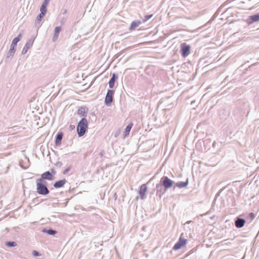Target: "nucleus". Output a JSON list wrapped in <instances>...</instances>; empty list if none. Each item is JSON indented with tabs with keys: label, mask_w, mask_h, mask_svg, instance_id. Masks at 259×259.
<instances>
[{
	"label": "nucleus",
	"mask_w": 259,
	"mask_h": 259,
	"mask_svg": "<svg viewBox=\"0 0 259 259\" xmlns=\"http://www.w3.org/2000/svg\"><path fill=\"white\" fill-rule=\"evenodd\" d=\"M147 190V187L146 184H143L140 187L139 191V194L142 199H144L145 198V193Z\"/></svg>",
	"instance_id": "nucleus-15"
},
{
	"label": "nucleus",
	"mask_w": 259,
	"mask_h": 259,
	"mask_svg": "<svg viewBox=\"0 0 259 259\" xmlns=\"http://www.w3.org/2000/svg\"><path fill=\"white\" fill-rule=\"evenodd\" d=\"M186 67V64L185 63H183L179 68V72H181V75L179 74V77H181V78H179V80L186 81L189 80V78L188 77L189 69L187 68L186 69H185Z\"/></svg>",
	"instance_id": "nucleus-4"
},
{
	"label": "nucleus",
	"mask_w": 259,
	"mask_h": 259,
	"mask_svg": "<svg viewBox=\"0 0 259 259\" xmlns=\"http://www.w3.org/2000/svg\"><path fill=\"white\" fill-rule=\"evenodd\" d=\"M61 30V26H57L55 28L54 35L53 36V41H55L58 39L60 32Z\"/></svg>",
	"instance_id": "nucleus-18"
},
{
	"label": "nucleus",
	"mask_w": 259,
	"mask_h": 259,
	"mask_svg": "<svg viewBox=\"0 0 259 259\" xmlns=\"http://www.w3.org/2000/svg\"><path fill=\"white\" fill-rule=\"evenodd\" d=\"M187 239L185 238L184 233H182L179 237V249L184 247L187 245Z\"/></svg>",
	"instance_id": "nucleus-13"
},
{
	"label": "nucleus",
	"mask_w": 259,
	"mask_h": 259,
	"mask_svg": "<svg viewBox=\"0 0 259 259\" xmlns=\"http://www.w3.org/2000/svg\"><path fill=\"white\" fill-rule=\"evenodd\" d=\"M231 8H228V9H226V10L222 14H223L224 13H225V12H226L227 11H228L229 10V9H230Z\"/></svg>",
	"instance_id": "nucleus-38"
},
{
	"label": "nucleus",
	"mask_w": 259,
	"mask_h": 259,
	"mask_svg": "<svg viewBox=\"0 0 259 259\" xmlns=\"http://www.w3.org/2000/svg\"><path fill=\"white\" fill-rule=\"evenodd\" d=\"M189 99H190V98H189V97H188V98H187V100H188Z\"/></svg>",
	"instance_id": "nucleus-43"
},
{
	"label": "nucleus",
	"mask_w": 259,
	"mask_h": 259,
	"mask_svg": "<svg viewBox=\"0 0 259 259\" xmlns=\"http://www.w3.org/2000/svg\"><path fill=\"white\" fill-rule=\"evenodd\" d=\"M156 195H158L159 197H161L162 195H163L166 189L163 188V186L160 184H157L156 186Z\"/></svg>",
	"instance_id": "nucleus-14"
},
{
	"label": "nucleus",
	"mask_w": 259,
	"mask_h": 259,
	"mask_svg": "<svg viewBox=\"0 0 259 259\" xmlns=\"http://www.w3.org/2000/svg\"><path fill=\"white\" fill-rule=\"evenodd\" d=\"M88 111V108L86 107L82 106L78 109L77 113L81 116L86 117Z\"/></svg>",
	"instance_id": "nucleus-16"
},
{
	"label": "nucleus",
	"mask_w": 259,
	"mask_h": 259,
	"mask_svg": "<svg viewBox=\"0 0 259 259\" xmlns=\"http://www.w3.org/2000/svg\"><path fill=\"white\" fill-rule=\"evenodd\" d=\"M173 249H174V250H178V242H177L175 244L174 246L173 247Z\"/></svg>",
	"instance_id": "nucleus-33"
},
{
	"label": "nucleus",
	"mask_w": 259,
	"mask_h": 259,
	"mask_svg": "<svg viewBox=\"0 0 259 259\" xmlns=\"http://www.w3.org/2000/svg\"><path fill=\"white\" fill-rule=\"evenodd\" d=\"M193 101H191V104H193Z\"/></svg>",
	"instance_id": "nucleus-44"
},
{
	"label": "nucleus",
	"mask_w": 259,
	"mask_h": 259,
	"mask_svg": "<svg viewBox=\"0 0 259 259\" xmlns=\"http://www.w3.org/2000/svg\"><path fill=\"white\" fill-rule=\"evenodd\" d=\"M49 1L50 0H45L40 7V10L45 11V12H47V6L49 4Z\"/></svg>",
	"instance_id": "nucleus-25"
},
{
	"label": "nucleus",
	"mask_w": 259,
	"mask_h": 259,
	"mask_svg": "<svg viewBox=\"0 0 259 259\" xmlns=\"http://www.w3.org/2000/svg\"><path fill=\"white\" fill-rule=\"evenodd\" d=\"M214 218H215V215H213V216L211 217L210 218V219L211 220H213Z\"/></svg>",
	"instance_id": "nucleus-39"
},
{
	"label": "nucleus",
	"mask_w": 259,
	"mask_h": 259,
	"mask_svg": "<svg viewBox=\"0 0 259 259\" xmlns=\"http://www.w3.org/2000/svg\"><path fill=\"white\" fill-rule=\"evenodd\" d=\"M52 174L53 175V176L56 174V171L54 169H51Z\"/></svg>",
	"instance_id": "nucleus-35"
},
{
	"label": "nucleus",
	"mask_w": 259,
	"mask_h": 259,
	"mask_svg": "<svg viewBox=\"0 0 259 259\" xmlns=\"http://www.w3.org/2000/svg\"><path fill=\"white\" fill-rule=\"evenodd\" d=\"M159 184L162 185L165 189H167L172 186L173 181L168 177L164 176L161 178Z\"/></svg>",
	"instance_id": "nucleus-7"
},
{
	"label": "nucleus",
	"mask_w": 259,
	"mask_h": 259,
	"mask_svg": "<svg viewBox=\"0 0 259 259\" xmlns=\"http://www.w3.org/2000/svg\"><path fill=\"white\" fill-rule=\"evenodd\" d=\"M38 179H41V181H45V180L51 181L54 179V176L49 171H47L43 173L41 175V178H39Z\"/></svg>",
	"instance_id": "nucleus-11"
},
{
	"label": "nucleus",
	"mask_w": 259,
	"mask_h": 259,
	"mask_svg": "<svg viewBox=\"0 0 259 259\" xmlns=\"http://www.w3.org/2000/svg\"><path fill=\"white\" fill-rule=\"evenodd\" d=\"M182 11V10H181V9L179 8V14H180V11Z\"/></svg>",
	"instance_id": "nucleus-41"
},
{
	"label": "nucleus",
	"mask_w": 259,
	"mask_h": 259,
	"mask_svg": "<svg viewBox=\"0 0 259 259\" xmlns=\"http://www.w3.org/2000/svg\"><path fill=\"white\" fill-rule=\"evenodd\" d=\"M219 195H220V193H217V194L215 195V198H214V200H213V201L212 202V204H214V203H215V201H216V200L217 199V197L219 196Z\"/></svg>",
	"instance_id": "nucleus-34"
},
{
	"label": "nucleus",
	"mask_w": 259,
	"mask_h": 259,
	"mask_svg": "<svg viewBox=\"0 0 259 259\" xmlns=\"http://www.w3.org/2000/svg\"><path fill=\"white\" fill-rule=\"evenodd\" d=\"M141 24V22L140 21H134L132 22L130 26V30L135 29L136 28L138 27Z\"/></svg>",
	"instance_id": "nucleus-24"
},
{
	"label": "nucleus",
	"mask_w": 259,
	"mask_h": 259,
	"mask_svg": "<svg viewBox=\"0 0 259 259\" xmlns=\"http://www.w3.org/2000/svg\"><path fill=\"white\" fill-rule=\"evenodd\" d=\"M191 223L190 221H187L186 223H185V224H183L184 226H186V225L187 224H189L190 223Z\"/></svg>",
	"instance_id": "nucleus-36"
},
{
	"label": "nucleus",
	"mask_w": 259,
	"mask_h": 259,
	"mask_svg": "<svg viewBox=\"0 0 259 259\" xmlns=\"http://www.w3.org/2000/svg\"><path fill=\"white\" fill-rule=\"evenodd\" d=\"M180 47V50L179 53H180L183 58H186L190 54L191 47L190 45L186 42H182L181 44Z\"/></svg>",
	"instance_id": "nucleus-5"
},
{
	"label": "nucleus",
	"mask_w": 259,
	"mask_h": 259,
	"mask_svg": "<svg viewBox=\"0 0 259 259\" xmlns=\"http://www.w3.org/2000/svg\"><path fill=\"white\" fill-rule=\"evenodd\" d=\"M118 78L117 75H116L115 74L113 73L112 74V77L110 79L109 81V86L110 88H113L114 86L115 81Z\"/></svg>",
	"instance_id": "nucleus-20"
},
{
	"label": "nucleus",
	"mask_w": 259,
	"mask_h": 259,
	"mask_svg": "<svg viewBox=\"0 0 259 259\" xmlns=\"http://www.w3.org/2000/svg\"><path fill=\"white\" fill-rule=\"evenodd\" d=\"M182 96H183V95H182V94L180 95V96L181 97V98H182Z\"/></svg>",
	"instance_id": "nucleus-45"
},
{
	"label": "nucleus",
	"mask_w": 259,
	"mask_h": 259,
	"mask_svg": "<svg viewBox=\"0 0 259 259\" xmlns=\"http://www.w3.org/2000/svg\"><path fill=\"white\" fill-rule=\"evenodd\" d=\"M70 127L71 128H74V125L73 126L70 125Z\"/></svg>",
	"instance_id": "nucleus-40"
},
{
	"label": "nucleus",
	"mask_w": 259,
	"mask_h": 259,
	"mask_svg": "<svg viewBox=\"0 0 259 259\" xmlns=\"http://www.w3.org/2000/svg\"><path fill=\"white\" fill-rule=\"evenodd\" d=\"M258 21H259V13L249 16L246 20V22L248 25Z\"/></svg>",
	"instance_id": "nucleus-10"
},
{
	"label": "nucleus",
	"mask_w": 259,
	"mask_h": 259,
	"mask_svg": "<svg viewBox=\"0 0 259 259\" xmlns=\"http://www.w3.org/2000/svg\"><path fill=\"white\" fill-rule=\"evenodd\" d=\"M34 42V39L31 38L29 39L25 44V46L24 47L22 53L23 54H25L28 50L32 46Z\"/></svg>",
	"instance_id": "nucleus-12"
},
{
	"label": "nucleus",
	"mask_w": 259,
	"mask_h": 259,
	"mask_svg": "<svg viewBox=\"0 0 259 259\" xmlns=\"http://www.w3.org/2000/svg\"><path fill=\"white\" fill-rule=\"evenodd\" d=\"M133 123L132 122H131L126 127H125V129L124 130V137H126L129 134V133L131 131V128L133 126Z\"/></svg>",
	"instance_id": "nucleus-23"
},
{
	"label": "nucleus",
	"mask_w": 259,
	"mask_h": 259,
	"mask_svg": "<svg viewBox=\"0 0 259 259\" xmlns=\"http://www.w3.org/2000/svg\"><path fill=\"white\" fill-rule=\"evenodd\" d=\"M63 138V133H59L56 137L55 143L56 145H60L61 144V140Z\"/></svg>",
	"instance_id": "nucleus-21"
},
{
	"label": "nucleus",
	"mask_w": 259,
	"mask_h": 259,
	"mask_svg": "<svg viewBox=\"0 0 259 259\" xmlns=\"http://www.w3.org/2000/svg\"><path fill=\"white\" fill-rule=\"evenodd\" d=\"M222 7L223 6H222L217 10V11H216L213 17L211 18V19L207 22L208 23H210L212 21L214 20V19L217 17V15L220 13Z\"/></svg>",
	"instance_id": "nucleus-26"
},
{
	"label": "nucleus",
	"mask_w": 259,
	"mask_h": 259,
	"mask_svg": "<svg viewBox=\"0 0 259 259\" xmlns=\"http://www.w3.org/2000/svg\"><path fill=\"white\" fill-rule=\"evenodd\" d=\"M246 220L240 217H237L234 219V225L237 229H240L243 227L246 223Z\"/></svg>",
	"instance_id": "nucleus-9"
},
{
	"label": "nucleus",
	"mask_w": 259,
	"mask_h": 259,
	"mask_svg": "<svg viewBox=\"0 0 259 259\" xmlns=\"http://www.w3.org/2000/svg\"><path fill=\"white\" fill-rule=\"evenodd\" d=\"M179 178H180L182 177L181 174H179Z\"/></svg>",
	"instance_id": "nucleus-42"
},
{
	"label": "nucleus",
	"mask_w": 259,
	"mask_h": 259,
	"mask_svg": "<svg viewBox=\"0 0 259 259\" xmlns=\"http://www.w3.org/2000/svg\"><path fill=\"white\" fill-rule=\"evenodd\" d=\"M41 13L37 16L36 19L35 20V25L37 26L40 25V23L42 19L45 16L47 12H45V11L40 10Z\"/></svg>",
	"instance_id": "nucleus-17"
},
{
	"label": "nucleus",
	"mask_w": 259,
	"mask_h": 259,
	"mask_svg": "<svg viewBox=\"0 0 259 259\" xmlns=\"http://www.w3.org/2000/svg\"><path fill=\"white\" fill-rule=\"evenodd\" d=\"M217 144V143H216L215 141H214V142H213V143H212V146H213V147H215V144Z\"/></svg>",
	"instance_id": "nucleus-37"
},
{
	"label": "nucleus",
	"mask_w": 259,
	"mask_h": 259,
	"mask_svg": "<svg viewBox=\"0 0 259 259\" xmlns=\"http://www.w3.org/2000/svg\"><path fill=\"white\" fill-rule=\"evenodd\" d=\"M114 92V91L112 90L108 91L105 99V103L107 106H110L112 102Z\"/></svg>",
	"instance_id": "nucleus-8"
},
{
	"label": "nucleus",
	"mask_w": 259,
	"mask_h": 259,
	"mask_svg": "<svg viewBox=\"0 0 259 259\" xmlns=\"http://www.w3.org/2000/svg\"><path fill=\"white\" fill-rule=\"evenodd\" d=\"M36 192L39 194L46 195L49 194L50 191L47 187V182L37 179L36 180Z\"/></svg>",
	"instance_id": "nucleus-1"
},
{
	"label": "nucleus",
	"mask_w": 259,
	"mask_h": 259,
	"mask_svg": "<svg viewBox=\"0 0 259 259\" xmlns=\"http://www.w3.org/2000/svg\"><path fill=\"white\" fill-rule=\"evenodd\" d=\"M152 17V15H146L144 17V22H146L150 19Z\"/></svg>",
	"instance_id": "nucleus-30"
},
{
	"label": "nucleus",
	"mask_w": 259,
	"mask_h": 259,
	"mask_svg": "<svg viewBox=\"0 0 259 259\" xmlns=\"http://www.w3.org/2000/svg\"><path fill=\"white\" fill-rule=\"evenodd\" d=\"M47 233L49 234V235H54L56 234V231L54 230H52V229H49L47 231Z\"/></svg>",
	"instance_id": "nucleus-29"
},
{
	"label": "nucleus",
	"mask_w": 259,
	"mask_h": 259,
	"mask_svg": "<svg viewBox=\"0 0 259 259\" xmlns=\"http://www.w3.org/2000/svg\"><path fill=\"white\" fill-rule=\"evenodd\" d=\"M6 244L9 247H14L17 245V243L14 241L7 242H6Z\"/></svg>",
	"instance_id": "nucleus-28"
},
{
	"label": "nucleus",
	"mask_w": 259,
	"mask_h": 259,
	"mask_svg": "<svg viewBox=\"0 0 259 259\" xmlns=\"http://www.w3.org/2000/svg\"><path fill=\"white\" fill-rule=\"evenodd\" d=\"M189 184V179L187 178L185 181H179V189L186 188Z\"/></svg>",
	"instance_id": "nucleus-22"
},
{
	"label": "nucleus",
	"mask_w": 259,
	"mask_h": 259,
	"mask_svg": "<svg viewBox=\"0 0 259 259\" xmlns=\"http://www.w3.org/2000/svg\"><path fill=\"white\" fill-rule=\"evenodd\" d=\"M191 32L188 29H184L179 27V42L186 40L190 37Z\"/></svg>",
	"instance_id": "nucleus-6"
},
{
	"label": "nucleus",
	"mask_w": 259,
	"mask_h": 259,
	"mask_svg": "<svg viewBox=\"0 0 259 259\" xmlns=\"http://www.w3.org/2000/svg\"><path fill=\"white\" fill-rule=\"evenodd\" d=\"M70 169V167H67V168H66L64 171H63V174H66Z\"/></svg>",
	"instance_id": "nucleus-32"
},
{
	"label": "nucleus",
	"mask_w": 259,
	"mask_h": 259,
	"mask_svg": "<svg viewBox=\"0 0 259 259\" xmlns=\"http://www.w3.org/2000/svg\"><path fill=\"white\" fill-rule=\"evenodd\" d=\"M32 254L34 256H40V254L38 252L36 251V250L32 251Z\"/></svg>",
	"instance_id": "nucleus-31"
},
{
	"label": "nucleus",
	"mask_w": 259,
	"mask_h": 259,
	"mask_svg": "<svg viewBox=\"0 0 259 259\" xmlns=\"http://www.w3.org/2000/svg\"><path fill=\"white\" fill-rule=\"evenodd\" d=\"M255 217V215L253 212H250L248 213L247 219H249L250 221H252Z\"/></svg>",
	"instance_id": "nucleus-27"
},
{
	"label": "nucleus",
	"mask_w": 259,
	"mask_h": 259,
	"mask_svg": "<svg viewBox=\"0 0 259 259\" xmlns=\"http://www.w3.org/2000/svg\"><path fill=\"white\" fill-rule=\"evenodd\" d=\"M22 38L21 34H19L16 37L14 38L12 42V44L10 46V49L8 51L7 54V57L9 58L10 57H12L14 56V54L16 52V49L17 47V43L21 40Z\"/></svg>",
	"instance_id": "nucleus-3"
},
{
	"label": "nucleus",
	"mask_w": 259,
	"mask_h": 259,
	"mask_svg": "<svg viewBox=\"0 0 259 259\" xmlns=\"http://www.w3.org/2000/svg\"><path fill=\"white\" fill-rule=\"evenodd\" d=\"M88 126V122L85 118H82L78 122L77 126V134L79 137L83 136Z\"/></svg>",
	"instance_id": "nucleus-2"
},
{
	"label": "nucleus",
	"mask_w": 259,
	"mask_h": 259,
	"mask_svg": "<svg viewBox=\"0 0 259 259\" xmlns=\"http://www.w3.org/2000/svg\"><path fill=\"white\" fill-rule=\"evenodd\" d=\"M66 183V180L65 179L61 180L55 183L54 184V187L56 188H59L62 187Z\"/></svg>",
	"instance_id": "nucleus-19"
}]
</instances>
